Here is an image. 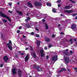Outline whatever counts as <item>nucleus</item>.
I'll return each mask as SVG.
<instances>
[{"instance_id":"obj_44","label":"nucleus","mask_w":77,"mask_h":77,"mask_svg":"<svg viewBox=\"0 0 77 77\" xmlns=\"http://www.w3.org/2000/svg\"><path fill=\"white\" fill-rule=\"evenodd\" d=\"M20 31L19 30H18L17 31V33H20Z\"/></svg>"},{"instance_id":"obj_14","label":"nucleus","mask_w":77,"mask_h":77,"mask_svg":"<svg viewBox=\"0 0 77 77\" xmlns=\"http://www.w3.org/2000/svg\"><path fill=\"white\" fill-rule=\"evenodd\" d=\"M36 68L38 71H42V69L39 66L37 67Z\"/></svg>"},{"instance_id":"obj_17","label":"nucleus","mask_w":77,"mask_h":77,"mask_svg":"<svg viewBox=\"0 0 77 77\" xmlns=\"http://www.w3.org/2000/svg\"><path fill=\"white\" fill-rule=\"evenodd\" d=\"M17 11L18 13H19V14L20 15H23V14L22 11Z\"/></svg>"},{"instance_id":"obj_45","label":"nucleus","mask_w":77,"mask_h":77,"mask_svg":"<svg viewBox=\"0 0 77 77\" xmlns=\"http://www.w3.org/2000/svg\"><path fill=\"white\" fill-rule=\"evenodd\" d=\"M9 6H11L12 5V3L10 2L9 3Z\"/></svg>"},{"instance_id":"obj_22","label":"nucleus","mask_w":77,"mask_h":77,"mask_svg":"<svg viewBox=\"0 0 77 77\" xmlns=\"http://www.w3.org/2000/svg\"><path fill=\"white\" fill-rule=\"evenodd\" d=\"M26 26L27 28H30V26L29 24H26L25 25Z\"/></svg>"},{"instance_id":"obj_53","label":"nucleus","mask_w":77,"mask_h":77,"mask_svg":"<svg viewBox=\"0 0 77 77\" xmlns=\"http://www.w3.org/2000/svg\"><path fill=\"white\" fill-rule=\"evenodd\" d=\"M44 48L45 50H47V47H45Z\"/></svg>"},{"instance_id":"obj_15","label":"nucleus","mask_w":77,"mask_h":77,"mask_svg":"<svg viewBox=\"0 0 77 77\" xmlns=\"http://www.w3.org/2000/svg\"><path fill=\"white\" fill-rule=\"evenodd\" d=\"M7 45H8V48L10 50H12V47L9 45V43L7 44Z\"/></svg>"},{"instance_id":"obj_16","label":"nucleus","mask_w":77,"mask_h":77,"mask_svg":"<svg viewBox=\"0 0 77 77\" xmlns=\"http://www.w3.org/2000/svg\"><path fill=\"white\" fill-rule=\"evenodd\" d=\"M32 56L34 58H36V53L35 52H33L32 53Z\"/></svg>"},{"instance_id":"obj_5","label":"nucleus","mask_w":77,"mask_h":77,"mask_svg":"<svg viewBox=\"0 0 77 77\" xmlns=\"http://www.w3.org/2000/svg\"><path fill=\"white\" fill-rule=\"evenodd\" d=\"M40 53L41 54V57H44L45 56L44 51L43 49L40 50Z\"/></svg>"},{"instance_id":"obj_24","label":"nucleus","mask_w":77,"mask_h":77,"mask_svg":"<svg viewBox=\"0 0 77 77\" xmlns=\"http://www.w3.org/2000/svg\"><path fill=\"white\" fill-rule=\"evenodd\" d=\"M46 5L48 6H51V4L50 3H47Z\"/></svg>"},{"instance_id":"obj_56","label":"nucleus","mask_w":77,"mask_h":77,"mask_svg":"<svg viewBox=\"0 0 77 77\" xmlns=\"http://www.w3.org/2000/svg\"><path fill=\"white\" fill-rule=\"evenodd\" d=\"M27 18L28 20H30V18L29 17H27Z\"/></svg>"},{"instance_id":"obj_58","label":"nucleus","mask_w":77,"mask_h":77,"mask_svg":"<svg viewBox=\"0 0 77 77\" xmlns=\"http://www.w3.org/2000/svg\"><path fill=\"white\" fill-rule=\"evenodd\" d=\"M23 37L24 38H26V37L24 35H23Z\"/></svg>"},{"instance_id":"obj_10","label":"nucleus","mask_w":77,"mask_h":77,"mask_svg":"<svg viewBox=\"0 0 77 77\" xmlns=\"http://www.w3.org/2000/svg\"><path fill=\"white\" fill-rule=\"evenodd\" d=\"M29 59V55H27L25 58V61L27 62Z\"/></svg>"},{"instance_id":"obj_47","label":"nucleus","mask_w":77,"mask_h":77,"mask_svg":"<svg viewBox=\"0 0 77 77\" xmlns=\"http://www.w3.org/2000/svg\"><path fill=\"white\" fill-rule=\"evenodd\" d=\"M61 1V0H58L57 1V2L60 3V2Z\"/></svg>"},{"instance_id":"obj_57","label":"nucleus","mask_w":77,"mask_h":77,"mask_svg":"<svg viewBox=\"0 0 77 77\" xmlns=\"http://www.w3.org/2000/svg\"><path fill=\"white\" fill-rule=\"evenodd\" d=\"M65 41H66V42H68L69 41H68V39H66V40H65Z\"/></svg>"},{"instance_id":"obj_62","label":"nucleus","mask_w":77,"mask_h":77,"mask_svg":"<svg viewBox=\"0 0 77 77\" xmlns=\"http://www.w3.org/2000/svg\"><path fill=\"white\" fill-rule=\"evenodd\" d=\"M25 50H28V48H25Z\"/></svg>"},{"instance_id":"obj_54","label":"nucleus","mask_w":77,"mask_h":77,"mask_svg":"<svg viewBox=\"0 0 77 77\" xmlns=\"http://www.w3.org/2000/svg\"><path fill=\"white\" fill-rule=\"evenodd\" d=\"M22 28L21 27V26H20L19 27V29H20V30L21 29V28Z\"/></svg>"},{"instance_id":"obj_19","label":"nucleus","mask_w":77,"mask_h":77,"mask_svg":"<svg viewBox=\"0 0 77 77\" xmlns=\"http://www.w3.org/2000/svg\"><path fill=\"white\" fill-rule=\"evenodd\" d=\"M64 9H70V8H69V5H66Z\"/></svg>"},{"instance_id":"obj_43","label":"nucleus","mask_w":77,"mask_h":77,"mask_svg":"<svg viewBox=\"0 0 77 77\" xmlns=\"http://www.w3.org/2000/svg\"><path fill=\"white\" fill-rule=\"evenodd\" d=\"M60 35H64V33H63V32H61L60 33Z\"/></svg>"},{"instance_id":"obj_38","label":"nucleus","mask_w":77,"mask_h":77,"mask_svg":"<svg viewBox=\"0 0 77 77\" xmlns=\"http://www.w3.org/2000/svg\"><path fill=\"white\" fill-rule=\"evenodd\" d=\"M35 29L36 30H37V31H38L39 30V29H38L37 28H35Z\"/></svg>"},{"instance_id":"obj_2","label":"nucleus","mask_w":77,"mask_h":77,"mask_svg":"<svg viewBox=\"0 0 77 77\" xmlns=\"http://www.w3.org/2000/svg\"><path fill=\"white\" fill-rule=\"evenodd\" d=\"M35 6L37 7H40L42 5V4L40 2H38L37 1L35 2L34 3Z\"/></svg>"},{"instance_id":"obj_55","label":"nucleus","mask_w":77,"mask_h":77,"mask_svg":"<svg viewBox=\"0 0 77 77\" xmlns=\"http://www.w3.org/2000/svg\"><path fill=\"white\" fill-rule=\"evenodd\" d=\"M20 54L22 56H23V55H24V53H21Z\"/></svg>"},{"instance_id":"obj_42","label":"nucleus","mask_w":77,"mask_h":77,"mask_svg":"<svg viewBox=\"0 0 77 77\" xmlns=\"http://www.w3.org/2000/svg\"><path fill=\"white\" fill-rule=\"evenodd\" d=\"M30 48L31 49V50H33V47L32 46H30Z\"/></svg>"},{"instance_id":"obj_6","label":"nucleus","mask_w":77,"mask_h":77,"mask_svg":"<svg viewBox=\"0 0 77 77\" xmlns=\"http://www.w3.org/2000/svg\"><path fill=\"white\" fill-rule=\"evenodd\" d=\"M3 60L5 61V62H7L8 60L9 59V58L7 56H4L3 57Z\"/></svg>"},{"instance_id":"obj_31","label":"nucleus","mask_w":77,"mask_h":77,"mask_svg":"<svg viewBox=\"0 0 77 77\" xmlns=\"http://www.w3.org/2000/svg\"><path fill=\"white\" fill-rule=\"evenodd\" d=\"M70 1L71 2H72V3H75V1H73L72 0H70Z\"/></svg>"},{"instance_id":"obj_9","label":"nucleus","mask_w":77,"mask_h":77,"mask_svg":"<svg viewBox=\"0 0 77 77\" xmlns=\"http://www.w3.org/2000/svg\"><path fill=\"white\" fill-rule=\"evenodd\" d=\"M71 28L72 30H73V29H76V28H77L76 25L74 24H73L71 26Z\"/></svg>"},{"instance_id":"obj_39","label":"nucleus","mask_w":77,"mask_h":77,"mask_svg":"<svg viewBox=\"0 0 77 77\" xmlns=\"http://www.w3.org/2000/svg\"><path fill=\"white\" fill-rule=\"evenodd\" d=\"M3 21H4V22L5 23H6V22H7V20H3Z\"/></svg>"},{"instance_id":"obj_11","label":"nucleus","mask_w":77,"mask_h":77,"mask_svg":"<svg viewBox=\"0 0 77 77\" xmlns=\"http://www.w3.org/2000/svg\"><path fill=\"white\" fill-rule=\"evenodd\" d=\"M27 5H28V6H29V8H33V4H32V3H30V2H28L27 4Z\"/></svg>"},{"instance_id":"obj_8","label":"nucleus","mask_w":77,"mask_h":77,"mask_svg":"<svg viewBox=\"0 0 77 77\" xmlns=\"http://www.w3.org/2000/svg\"><path fill=\"white\" fill-rule=\"evenodd\" d=\"M17 69L16 68H14L12 69V74L13 75L16 74H17V72H16V70Z\"/></svg>"},{"instance_id":"obj_1","label":"nucleus","mask_w":77,"mask_h":77,"mask_svg":"<svg viewBox=\"0 0 77 77\" xmlns=\"http://www.w3.org/2000/svg\"><path fill=\"white\" fill-rule=\"evenodd\" d=\"M0 14L1 15V16L2 17H4L5 18H6L8 19V20L9 21H11V20L9 18V17H8V16H7L6 15H5V14L3 13H2V12H0Z\"/></svg>"},{"instance_id":"obj_12","label":"nucleus","mask_w":77,"mask_h":77,"mask_svg":"<svg viewBox=\"0 0 77 77\" xmlns=\"http://www.w3.org/2000/svg\"><path fill=\"white\" fill-rule=\"evenodd\" d=\"M72 10H66L64 11V12L65 13H68V14H70L71 12H72Z\"/></svg>"},{"instance_id":"obj_46","label":"nucleus","mask_w":77,"mask_h":77,"mask_svg":"<svg viewBox=\"0 0 77 77\" xmlns=\"http://www.w3.org/2000/svg\"><path fill=\"white\" fill-rule=\"evenodd\" d=\"M14 57H15V58H17L18 57V55H15L14 56Z\"/></svg>"},{"instance_id":"obj_29","label":"nucleus","mask_w":77,"mask_h":77,"mask_svg":"<svg viewBox=\"0 0 77 77\" xmlns=\"http://www.w3.org/2000/svg\"><path fill=\"white\" fill-rule=\"evenodd\" d=\"M69 8H72V5L71 4H70L69 5Z\"/></svg>"},{"instance_id":"obj_23","label":"nucleus","mask_w":77,"mask_h":77,"mask_svg":"<svg viewBox=\"0 0 77 77\" xmlns=\"http://www.w3.org/2000/svg\"><path fill=\"white\" fill-rule=\"evenodd\" d=\"M69 42H70V44H72V42L73 41H72V38L70 39L69 40Z\"/></svg>"},{"instance_id":"obj_61","label":"nucleus","mask_w":77,"mask_h":77,"mask_svg":"<svg viewBox=\"0 0 77 77\" xmlns=\"http://www.w3.org/2000/svg\"><path fill=\"white\" fill-rule=\"evenodd\" d=\"M74 41H77V40H76V39L74 38Z\"/></svg>"},{"instance_id":"obj_37","label":"nucleus","mask_w":77,"mask_h":77,"mask_svg":"<svg viewBox=\"0 0 77 77\" xmlns=\"http://www.w3.org/2000/svg\"><path fill=\"white\" fill-rule=\"evenodd\" d=\"M48 47L49 48H51L52 47L51 45H49Z\"/></svg>"},{"instance_id":"obj_51","label":"nucleus","mask_w":77,"mask_h":77,"mask_svg":"<svg viewBox=\"0 0 77 77\" xmlns=\"http://www.w3.org/2000/svg\"><path fill=\"white\" fill-rule=\"evenodd\" d=\"M25 42V44H26V45H27V44H28V42H26V41Z\"/></svg>"},{"instance_id":"obj_25","label":"nucleus","mask_w":77,"mask_h":77,"mask_svg":"<svg viewBox=\"0 0 77 77\" xmlns=\"http://www.w3.org/2000/svg\"><path fill=\"white\" fill-rule=\"evenodd\" d=\"M52 12H53L54 13H56V11L55 10V9L53 8L52 9Z\"/></svg>"},{"instance_id":"obj_13","label":"nucleus","mask_w":77,"mask_h":77,"mask_svg":"<svg viewBox=\"0 0 77 77\" xmlns=\"http://www.w3.org/2000/svg\"><path fill=\"white\" fill-rule=\"evenodd\" d=\"M63 53L65 54V56H69V54L68 52H66L65 51H63Z\"/></svg>"},{"instance_id":"obj_30","label":"nucleus","mask_w":77,"mask_h":77,"mask_svg":"<svg viewBox=\"0 0 77 77\" xmlns=\"http://www.w3.org/2000/svg\"><path fill=\"white\" fill-rule=\"evenodd\" d=\"M36 36L37 38H38V37H39V36H40L38 34H37L36 35Z\"/></svg>"},{"instance_id":"obj_41","label":"nucleus","mask_w":77,"mask_h":77,"mask_svg":"<svg viewBox=\"0 0 77 77\" xmlns=\"http://www.w3.org/2000/svg\"><path fill=\"white\" fill-rule=\"evenodd\" d=\"M31 35H34V32H31Z\"/></svg>"},{"instance_id":"obj_64","label":"nucleus","mask_w":77,"mask_h":77,"mask_svg":"<svg viewBox=\"0 0 77 77\" xmlns=\"http://www.w3.org/2000/svg\"><path fill=\"white\" fill-rule=\"evenodd\" d=\"M29 13H27L26 14V15L27 16L28 15H29Z\"/></svg>"},{"instance_id":"obj_35","label":"nucleus","mask_w":77,"mask_h":77,"mask_svg":"<svg viewBox=\"0 0 77 77\" xmlns=\"http://www.w3.org/2000/svg\"><path fill=\"white\" fill-rule=\"evenodd\" d=\"M46 57L47 59H49V56H48V55H47L46 56Z\"/></svg>"},{"instance_id":"obj_26","label":"nucleus","mask_w":77,"mask_h":77,"mask_svg":"<svg viewBox=\"0 0 77 77\" xmlns=\"http://www.w3.org/2000/svg\"><path fill=\"white\" fill-rule=\"evenodd\" d=\"M62 71H63V70H62V69H61L60 70L58 71V73H60V72H62Z\"/></svg>"},{"instance_id":"obj_52","label":"nucleus","mask_w":77,"mask_h":77,"mask_svg":"<svg viewBox=\"0 0 77 77\" xmlns=\"http://www.w3.org/2000/svg\"><path fill=\"white\" fill-rule=\"evenodd\" d=\"M77 72V68H75L74 69Z\"/></svg>"},{"instance_id":"obj_4","label":"nucleus","mask_w":77,"mask_h":77,"mask_svg":"<svg viewBox=\"0 0 77 77\" xmlns=\"http://www.w3.org/2000/svg\"><path fill=\"white\" fill-rule=\"evenodd\" d=\"M64 61L66 63H68L69 60V57H64Z\"/></svg>"},{"instance_id":"obj_63","label":"nucleus","mask_w":77,"mask_h":77,"mask_svg":"<svg viewBox=\"0 0 77 77\" xmlns=\"http://www.w3.org/2000/svg\"><path fill=\"white\" fill-rule=\"evenodd\" d=\"M66 51H68V49H66Z\"/></svg>"},{"instance_id":"obj_28","label":"nucleus","mask_w":77,"mask_h":77,"mask_svg":"<svg viewBox=\"0 0 77 77\" xmlns=\"http://www.w3.org/2000/svg\"><path fill=\"white\" fill-rule=\"evenodd\" d=\"M33 68H37V67H36V66L35 65H33Z\"/></svg>"},{"instance_id":"obj_50","label":"nucleus","mask_w":77,"mask_h":77,"mask_svg":"<svg viewBox=\"0 0 77 77\" xmlns=\"http://www.w3.org/2000/svg\"><path fill=\"white\" fill-rule=\"evenodd\" d=\"M58 7H60V6H61V5L60 4H59L58 5Z\"/></svg>"},{"instance_id":"obj_48","label":"nucleus","mask_w":77,"mask_h":77,"mask_svg":"<svg viewBox=\"0 0 77 77\" xmlns=\"http://www.w3.org/2000/svg\"><path fill=\"white\" fill-rule=\"evenodd\" d=\"M25 21L26 22H27L28 21H29V20H28V19H26L25 20Z\"/></svg>"},{"instance_id":"obj_34","label":"nucleus","mask_w":77,"mask_h":77,"mask_svg":"<svg viewBox=\"0 0 77 77\" xmlns=\"http://www.w3.org/2000/svg\"><path fill=\"white\" fill-rule=\"evenodd\" d=\"M55 36H56V35H52V38H55Z\"/></svg>"},{"instance_id":"obj_7","label":"nucleus","mask_w":77,"mask_h":77,"mask_svg":"<svg viewBox=\"0 0 77 77\" xmlns=\"http://www.w3.org/2000/svg\"><path fill=\"white\" fill-rule=\"evenodd\" d=\"M52 60L54 61H56L57 60V55H55L52 58Z\"/></svg>"},{"instance_id":"obj_60","label":"nucleus","mask_w":77,"mask_h":77,"mask_svg":"<svg viewBox=\"0 0 77 77\" xmlns=\"http://www.w3.org/2000/svg\"><path fill=\"white\" fill-rule=\"evenodd\" d=\"M42 21H43V22H45V20L44 19H43L42 20Z\"/></svg>"},{"instance_id":"obj_59","label":"nucleus","mask_w":77,"mask_h":77,"mask_svg":"<svg viewBox=\"0 0 77 77\" xmlns=\"http://www.w3.org/2000/svg\"><path fill=\"white\" fill-rule=\"evenodd\" d=\"M58 27H60V24H58Z\"/></svg>"},{"instance_id":"obj_18","label":"nucleus","mask_w":77,"mask_h":77,"mask_svg":"<svg viewBox=\"0 0 77 77\" xmlns=\"http://www.w3.org/2000/svg\"><path fill=\"white\" fill-rule=\"evenodd\" d=\"M45 40L46 42H50V40L49 38H45Z\"/></svg>"},{"instance_id":"obj_27","label":"nucleus","mask_w":77,"mask_h":77,"mask_svg":"<svg viewBox=\"0 0 77 77\" xmlns=\"http://www.w3.org/2000/svg\"><path fill=\"white\" fill-rule=\"evenodd\" d=\"M77 13H75L74 14H73L72 15V16L73 17H75V16H76V15H77Z\"/></svg>"},{"instance_id":"obj_36","label":"nucleus","mask_w":77,"mask_h":77,"mask_svg":"<svg viewBox=\"0 0 77 77\" xmlns=\"http://www.w3.org/2000/svg\"><path fill=\"white\" fill-rule=\"evenodd\" d=\"M9 43L10 44H12V42L11 41V40L9 41Z\"/></svg>"},{"instance_id":"obj_49","label":"nucleus","mask_w":77,"mask_h":77,"mask_svg":"<svg viewBox=\"0 0 77 77\" xmlns=\"http://www.w3.org/2000/svg\"><path fill=\"white\" fill-rule=\"evenodd\" d=\"M70 53H71V54H72L73 53V52H72V51H70Z\"/></svg>"},{"instance_id":"obj_21","label":"nucleus","mask_w":77,"mask_h":77,"mask_svg":"<svg viewBox=\"0 0 77 77\" xmlns=\"http://www.w3.org/2000/svg\"><path fill=\"white\" fill-rule=\"evenodd\" d=\"M37 44L38 45V47L40 45V44H41V42L38 41L37 42Z\"/></svg>"},{"instance_id":"obj_40","label":"nucleus","mask_w":77,"mask_h":77,"mask_svg":"<svg viewBox=\"0 0 77 77\" xmlns=\"http://www.w3.org/2000/svg\"><path fill=\"white\" fill-rule=\"evenodd\" d=\"M62 70L63 71H66V69L65 68H62Z\"/></svg>"},{"instance_id":"obj_32","label":"nucleus","mask_w":77,"mask_h":77,"mask_svg":"<svg viewBox=\"0 0 77 77\" xmlns=\"http://www.w3.org/2000/svg\"><path fill=\"white\" fill-rule=\"evenodd\" d=\"M3 66V65L2 64H1L0 65V67L2 68V67Z\"/></svg>"},{"instance_id":"obj_3","label":"nucleus","mask_w":77,"mask_h":77,"mask_svg":"<svg viewBox=\"0 0 77 77\" xmlns=\"http://www.w3.org/2000/svg\"><path fill=\"white\" fill-rule=\"evenodd\" d=\"M22 73H23V71H22L21 70H18L17 74L19 75V77H21Z\"/></svg>"},{"instance_id":"obj_20","label":"nucleus","mask_w":77,"mask_h":77,"mask_svg":"<svg viewBox=\"0 0 77 77\" xmlns=\"http://www.w3.org/2000/svg\"><path fill=\"white\" fill-rule=\"evenodd\" d=\"M45 29L46 30H48V29L49 28L48 26V25H47V24L46 23H45Z\"/></svg>"},{"instance_id":"obj_33","label":"nucleus","mask_w":77,"mask_h":77,"mask_svg":"<svg viewBox=\"0 0 77 77\" xmlns=\"http://www.w3.org/2000/svg\"><path fill=\"white\" fill-rule=\"evenodd\" d=\"M8 12H9V13H10V14H12V11H10V10H9L8 11Z\"/></svg>"}]
</instances>
